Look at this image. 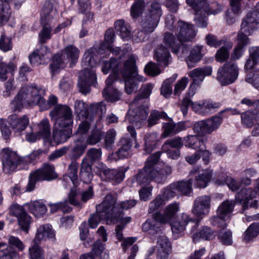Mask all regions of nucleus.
Segmentation results:
<instances>
[{"instance_id":"obj_54","label":"nucleus","mask_w":259,"mask_h":259,"mask_svg":"<svg viewBox=\"0 0 259 259\" xmlns=\"http://www.w3.org/2000/svg\"><path fill=\"white\" fill-rule=\"evenodd\" d=\"M104 244L100 240H97L93 244L92 252L95 256H100L101 259H108V254L104 251Z\"/></svg>"},{"instance_id":"obj_51","label":"nucleus","mask_w":259,"mask_h":259,"mask_svg":"<svg viewBox=\"0 0 259 259\" xmlns=\"http://www.w3.org/2000/svg\"><path fill=\"white\" fill-rule=\"evenodd\" d=\"M49 21L41 22L42 24V27L41 30L39 33V40L40 43L44 44L51 38V30L52 28L51 26L48 24Z\"/></svg>"},{"instance_id":"obj_48","label":"nucleus","mask_w":259,"mask_h":259,"mask_svg":"<svg viewBox=\"0 0 259 259\" xmlns=\"http://www.w3.org/2000/svg\"><path fill=\"white\" fill-rule=\"evenodd\" d=\"M178 190V193L182 195L189 196L192 193V185L193 180L189 179L188 181H182L176 183Z\"/></svg>"},{"instance_id":"obj_52","label":"nucleus","mask_w":259,"mask_h":259,"mask_svg":"<svg viewBox=\"0 0 259 259\" xmlns=\"http://www.w3.org/2000/svg\"><path fill=\"white\" fill-rule=\"evenodd\" d=\"M119 63L118 60L112 58L109 61H104L102 68L103 73L104 74H107L110 70L112 71V73H118Z\"/></svg>"},{"instance_id":"obj_39","label":"nucleus","mask_w":259,"mask_h":259,"mask_svg":"<svg viewBox=\"0 0 259 259\" xmlns=\"http://www.w3.org/2000/svg\"><path fill=\"white\" fill-rule=\"evenodd\" d=\"M102 94L105 100L110 102H115L121 99L122 93L113 87L105 88Z\"/></svg>"},{"instance_id":"obj_41","label":"nucleus","mask_w":259,"mask_h":259,"mask_svg":"<svg viewBox=\"0 0 259 259\" xmlns=\"http://www.w3.org/2000/svg\"><path fill=\"white\" fill-rule=\"evenodd\" d=\"M11 14L10 5L7 1L0 0V25L6 24Z\"/></svg>"},{"instance_id":"obj_15","label":"nucleus","mask_w":259,"mask_h":259,"mask_svg":"<svg viewBox=\"0 0 259 259\" xmlns=\"http://www.w3.org/2000/svg\"><path fill=\"white\" fill-rule=\"evenodd\" d=\"M96 173L103 181L120 183L124 178V171L120 169H110L103 163H98Z\"/></svg>"},{"instance_id":"obj_16","label":"nucleus","mask_w":259,"mask_h":259,"mask_svg":"<svg viewBox=\"0 0 259 259\" xmlns=\"http://www.w3.org/2000/svg\"><path fill=\"white\" fill-rule=\"evenodd\" d=\"M209 195H201L196 198L191 209L192 213L200 221L209 212L211 204Z\"/></svg>"},{"instance_id":"obj_19","label":"nucleus","mask_w":259,"mask_h":259,"mask_svg":"<svg viewBox=\"0 0 259 259\" xmlns=\"http://www.w3.org/2000/svg\"><path fill=\"white\" fill-rule=\"evenodd\" d=\"M175 31L178 39L181 42L191 41L196 34L194 25L182 21L178 22Z\"/></svg>"},{"instance_id":"obj_61","label":"nucleus","mask_w":259,"mask_h":259,"mask_svg":"<svg viewBox=\"0 0 259 259\" xmlns=\"http://www.w3.org/2000/svg\"><path fill=\"white\" fill-rule=\"evenodd\" d=\"M259 115H255L251 112H245L241 114L242 123L246 127H251L254 123V121L257 120Z\"/></svg>"},{"instance_id":"obj_57","label":"nucleus","mask_w":259,"mask_h":259,"mask_svg":"<svg viewBox=\"0 0 259 259\" xmlns=\"http://www.w3.org/2000/svg\"><path fill=\"white\" fill-rule=\"evenodd\" d=\"M165 200L163 198V197L161 195H157L156 198L153 200L149 205L148 213H154L156 212H158L157 210L160 208V207L164 204Z\"/></svg>"},{"instance_id":"obj_26","label":"nucleus","mask_w":259,"mask_h":259,"mask_svg":"<svg viewBox=\"0 0 259 259\" xmlns=\"http://www.w3.org/2000/svg\"><path fill=\"white\" fill-rule=\"evenodd\" d=\"M72 126H57L54 124L53 138L57 144L65 142L72 135Z\"/></svg>"},{"instance_id":"obj_42","label":"nucleus","mask_w":259,"mask_h":259,"mask_svg":"<svg viewBox=\"0 0 259 259\" xmlns=\"http://www.w3.org/2000/svg\"><path fill=\"white\" fill-rule=\"evenodd\" d=\"M214 232L209 227H203L198 232L193 235L194 241L197 242L199 239L205 240H211L214 238Z\"/></svg>"},{"instance_id":"obj_2","label":"nucleus","mask_w":259,"mask_h":259,"mask_svg":"<svg viewBox=\"0 0 259 259\" xmlns=\"http://www.w3.org/2000/svg\"><path fill=\"white\" fill-rule=\"evenodd\" d=\"M45 90L36 85L23 87L11 103V108L14 111H19L24 106L37 105L41 111L51 108L57 103V98L50 96L48 101L44 99Z\"/></svg>"},{"instance_id":"obj_47","label":"nucleus","mask_w":259,"mask_h":259,"mask_svg":"<svg viewBox=\"0 0 259 259\" xmlns=\"http://www.w3.org/2000/svg\"><path fill=\"white\" fill-rule=\"evenodd\" d=\"M153 88L154 84L151 83L143 84L140 89L139 94L133 100L134 103H139L141 100L148 98Z\"/></svg>"},{"instance_id":"obj_29","label":"nucleus","mask_w":259,"mask_h":259,"mask_svg":"<svg viewBox=\"0 0 259 259\" xmlns=\"http://www.w3.org/2000/svg\"><path fill=\"white\" fill-rule=\"evenodd\" d=\"M212 175V170L210 169L199 171L195 176L194 181H193L194 187L198 188H205L210 181Z\"/></svg>"},{"instance_id":"obj_49","label":"nucleus","mask_w":259,"mask_h":259,"mask_svg":"<svg viewBox=\"0 0 259 259\" xmlns=\"http://www.w3.org/2000/svg\"><path fill=\"white\" fill-rule=\"evenodd\" d=\"M183 145V139L181 137H176L172 139L166 140L162 146V150H167V149L172 148L180 149Z\"/></svg>"},{"instance_id":"obj_6","label":"nucleus","mask_w":259,"mask_h":259,"mask_svg":"<svg viewBox=\"0 0 259 259\" xmlns=\"http://www.w3.org/2000/svg\"><path fill=\"white\" fill-rule=\"evenodd\" d=\"M124 78L125 90L127 94H131L138 89L139 82L142 80L137 72L136 61L134 56H131L125 62L124 68L121 72Z\"/></svg>"},{"instance_id":"obj_23","label":"nucleus","mask_w":259,"mask_h":259,"mask_svg":"<svg viewBox=\"0 0 259 259\" xmlns=\"http://www.w3.org/2000/svg\"><path fill=\"white\" fill-rule=\"evenodd\" d=\"M51 53L45 46H41L39 49L34 51L29 55V61L32 65L46 63L51 58Z\"/></svg>"},{"instance_id":"obj_25","label":"nucleus","mask_w":259,"mask_h":259,"mask_svg":"<svg viewBox=\"0 0 259 259\" xmlns=\"http://www.w3.org/2000/svg\"><path fill=\"white\" fill-rule=\"evenodd\" d=\"M33 172L40 181H51L57 177V175L55 172L54 166L48 163L44 164L42 167Z\"/></svg>"},{"instance_id":"obj_53","label":"nucleus","mask_w":259,"mask_h":259,"mask_svg":"<svg viewBox=\"0 0 259 259\" xmlns=\"http://www.w3.org/2000/svg\"><path fill=\"white\" fill-rule=\"evenodd\" d=\"M78 163L75 160L72 161L68 165V173L64 176V179H66L68 177L72 181L73 184H75L77 180V172L78 168Z\"/></svg>"},{"instance_id":"obj_37","label":"nucleus","mask_w":259,"mask_h":259,"mask_svg":"<svg viewBox=\"0 0 259 259\" xmlns=\"http://www.w3.org/2000/svg\"><path fill=\"white\" fill-rule=\"evenodd\" d=\"M172 168L170 166L165 165L159 170H156L153 166L154 181L157 183H163L167 177L171 174Z\"/></svg>"},{"instance_id":"obj_28","label":"nucleus","mask_w":259,"mask_h":259,"mask_svg":"<svg viewBox=\"0 0 259 259\" xmlns=\"http://www.w3.org/2000/svg\"><path fill=\"white\" fill-rule=\"evenodd\" d=\"M212 73V67L204 66L195 68L188 73L189 76L192 78L194 84H200L206 76L210 75Z\"/></svg>"},{"instance_id":"obj_33","label":"nucleus","mask_w":259,"mask_h":259,"mask_svg":"<svg viewBox=\"0 0 259 259\" xmlns=\"http://www.w3.org/2000/svg\"><path fill=\"white\" fill-rule=\"evenodd\" d=\"M55 234L52 227L49 224L40 226L37 230L34 242L37 243L41 240L54 238Z\"/></svg>"},{"instance_id":"obj_64","label":"nucleus","mask_w":259,"mask_h":259,"mask_svg":"<svg viewBox=\"0 0 259 259\" xmlns=\"http://www.w3.org/2000/svg\"><path fill=\"white\" fill-rule=\"evenodd\" d=\"M16 253L5 243H0V259H13Z\"/></svg>"},{"instance_id":"obj_32","label":"nucleus","mask_w":259,"mask_h":259,"mask_svg":"<svg viewBox=\"0 0 259 259\" xmlns=\"http://www.w3.org/2000/svg\"><path fill=\"white\" fill-rule=\"evenodd\" d=\"M154 58L158 64L162 67H166L171 62L170 55L167 49L162 45L157 47L155 51Z\"/></svg>"},{"instance_id":"obj_8","label":"nucleus","mask_w":259,"mask_h":259,"mask_svg":"<svg viewBox=\"0 0 259 259\" xmlns=\"http://www.w3.org/2000/svg\"><path fill=\"white\" fill-rule=\"evenodd\" d=\"M164 0H153L147 14L141 21L142 29L148 33L153 32L158 26L162 15L161 4Z\"/></svg>"},{"instance_id":"obj_17","label":"nucleus","mask_w":259,"mask_h":259,"mask_svg":"<svg viewBox=\"0 0 259 259\" xmlns=\"http://www.w3.org/2000/svg\"><path fill=\"white\" fill-rule=\"evenodd\" d=\"M3 171L6 174L15 171L22 162L17 154L9 149H4L2 152Z\"/></svg>"},{"instance_id":"obj_55","label":"nucleus","mask_w":259,"mask_h":259,"mask_svg":"<svg viewBox=\"0 0 259 259\" xmlns=\"http://www.w3.org/2000/svg\"><path fill=\"white\" fill-rule=\"evenodd\" d=\"M164 42L170 49L173 53L177 54L179 49V44L178 43L174 36L170 33L166 32L164 36Z\"/></svg>"},{"instance_id":"obj_56","label":"nucleus","mask_w":259,"mask_h":259,"mask_svg":"<svg viewBox=\"0 0 259 259\" xmlns=\"http://www.w3.org/2000/svg\"><path fill=\"white\" fill-rule=\"evenodd\" d=\"M51 212L54 213L58 210H61L63 212H69L72 208L69 206V203L67 200H64L55 203H50L49 205Z\"/></svg>"},{"instance_id":"obj_1","label":"nucleus","mask_w":259,"mask_h":259,"mask_svg":"<svg viewBox=\"0 0 259 259\" xmlns=\"http://www.w3.org/2000/svg\"><path fill=\"white\" fill-rule=\"evenodd\" d=\"M105 49L115 55H118L121 51L119 47L107 46L105 42H102L98 50L94 47L91 48L83 55L82 64L84 69L80 72L78 85L80 92L84 95L90 92L91 85H95L97 83V76L92 68L97 64L99 54Z\"/></svg>"},{"instance_id":"obj_18","label":"nucleus","mask_w":259,"mask_h":259,"mask_svg":"<svg viewBox=\"0 0 259 259\" xmlns=\"http://www.w3.org/2000/svg\"><path fill=\"white\" fill-rule=\"evenodd\" d=\"M221 104L212 100H202L192 104L193 110L198 114L208 116L216 112Z\"/></svg>"},{"instance_id":"obj_4","label":"nucleus","mask_w":259,"mask_h":259,"mask_svg":"<svg viewBox=\"0 0 259 259\" xmlns=\"http://www.w3.org/2000/svg\"><path fill=\"white\" fill-rule=\"evenodd\" d=\"M116 197L111 194L107 195L102 202L96 206V214H92L89 219V226L91 228H96L101 220H113L120 213L115 212L114 204Z\"/></svg>"},{"instance_id":"obj_34","label":"nucleus","mask_w":259,"mask_h":259,"mask_svg":"<svg viewBox=\"0 0 259 259\" xmlns=\"http://www.w3.org/2000/svg\"><path fill=\"white\" fill-rule=\"evenodd\" d=\"M163 128L164 131L162 136L164 138L170 135H176L185 128L184 124L180 122L175 123L171 119L168 122L163 123Z\"/></svg>"},{"instance_id":"obj_9","label":"nucleus","mask_w":259,"mask_h":259,"mask_svg":"<svg viewBox=\"0 0 259 259\" xmlns=\"http://www.w3.org/2000/svg\"><path fill=\"white\" fill-rule=\"evenodd\" d=\"M239 181L241 189L239 192L236 194V200L239 203L243 202L242 208L243 210L247 209L248 206L252 208L256 207L257 205L256 200H253L250 203L249 201L256 197V192L253 190L252 188H244V186L251 185V180L245 176L242 178Z\"/></svg>"},{"instance_id":"obj_13","label":"nucleus","mask_w":259,"mask_h":259,"mask_svg":"<svg viewBox=\"0 0 259 259\" xmlns=\"http://www.w3.org/2000/svg\"><path fill=\"white\" fill-rule=\"evenodd\" d=\"M238 74L239 68L237 64L229 62L218 69L217 79L221 85H227L234 82Z\"/></svg>"},{"instance_id":"obj_5","label":"nucleus","mask_w":259,"mask_h":259,"mask_svg":"<svg viewBox=\"0 0 259 259\" xmlns=\"http://www.w3.org/2000/svg\"><path fill=\"white\" fill-rule=\"evenodd\" d=\"M228 111H231L233 114L239 113L235 109H226L221 110L216 115L196 122L193 127L194 133L200 135L204 134L209 135L216 131L223 123L224 118L223 114Z\"/></svg>"},{"instance_id":"obj_44","label":"nucleus","mask_w":259,"mask_h":259,"mask_svg":"<svg viewBox=\"0 0 259 259\" xmlns=\"http://www.w3.org/2000/svg\"><path fill=\"white\" fill-rule=\"evenodd\" d=\"M38 134L42 138L47 139L51 135V125L47 118L42 119L37 125Z\"/></svg>"},{"instance_id":"obj_3","label":"nucleus","mask_w":259,"mask_h":259,"mask_svg":"<svg viewBox=\"0 0 259 259\" xmlns=\"http://www.w3.org/2000/svg\"><path fill=\"white\" fill-rule=\"evenodd\" d=\"M180 210V203L176 201L172 202L165 207L163 214L160 212L153 214V219L148 220L143 224V231H149L151 235L159 234L161 231L160 225L170 223Z\"/></svg>"},{"instance_id":"obj_30","label":"nucleus","mask_w":259,"mask_h":259,"mask_svg":"<svg viewBox=\"0 0 259 259\" xmlns=\"http://www.w3.org/2000/svg\"><path fill=\"white\" fill-rule=\"evenodd\" d=\"M207 139L196 135H188L183 138L184 145L194 150L206 148L205 142Z\"/></svg>"},{"instance_id":"obj_58","label":"nucleus","mask_w":259,"mask_h":259,"mask_svg":"<svg viewBox=\"0 0 259 259\" xmlns=\"http://www.w3.org/2000/svg\"><path fill=\"white\" fill-rule=\"evenodd\" d=\"M67 58L73 63H75L79 58V50L73 45H69L64 49Z\"/></svg>"},{"instance_id":"obj_38","label":"nucleus","mask_w":259,"mask_h":259,"mask_svg":"<svg viewBox=\"0 0 259 259\" xmlns=\"http://www.w3.org/2000/svg\"><path fill=\"white\" fill-rule=\"evenodd\" d=\"M132 146V141L126 142L116 153L110 154L108 157L109 159L117 161L121 158H127L130 155V149Z\"/></svg>"},{"instance_id":"obj_35","label":"nucleus","mask_w":259,"mask_h":259,"mask_svg":"<svg viewBox=\"0 0 259 259\" xmlns=\"http://www.w3.org/2000/svg\"><path fill=\"white\" fill-rule=\"evenodd\" d=\"M54 3L52 0L44 3L40 14L41 22L50 21L57 14L56 9H54Z\"/></svg>"},{"instance_id":"obj_46","label":"nucleus","mask_w":259,"mask_h":259,"mask_svg":"<svg viewBox=\"0 0 259 259\" xmlns=\"http://www.w3.org/2000/svg\"><path fill=\"white\" fill-rule=\"evenodd\" d=\"M114 27L117 32L122 38L127 39L130 37L131 30L123 20L116 21L114 23Z\"/></svg>"},{"instance_id":"obj_22","label":"nucleus","mask_w":259,"mask_h":259,"mask_svg":"<svg viewBox=\"0 0 259 259\" xmlns=\"http://www.w3.org/2000/svg\"><path fill=\"white\" fill-rule=\"evenodd\" d=\"M156 259H168L171 253L172 247L168 239L165 235H159L157 243Z\"/></svg>"},{"instance_id":"obj_10","label":"nucleus","mask_w":259,"mask_h":259,"mask_svg":"<svg viewBox=\"0 0 259 259\" xmlns=\"http://www.w3.org/2000/svg\"><path fill=\"white\" fill-rule=\"evenodd\" d=\"M160 153L153 154L145 162L144 167L139 170L136 181L140 185H147L154 180L153 166L158 162Z\"/></svg>"},{"instance_id":"obj_24","label":"nucleus","mask_w":259,"mask_h":259,"mask_svg":"<svg viewBox=\"0 0 259 259\" xmlns=\"http://www.w3.org/2000/svg\"><path fill=\"white\" fill-rule=\"evenodd\" d=\"M33 172L40 181H51L57 177V175L55 172L54 166L48 163L44 164L42 167Z\"/></svg>"},{"instance_id":"obj_12","label":"nucleus","mask_w":259,"mask_h":259,"mask_svg":"<svg viewBox=\"0 0 259 259\" xmlns=\"http://www.w3.org/2000/svg\"><path fill=\"white\" fill-rule=\"evenodd\" d=\"M50 115L57 126H72L73 123L71 109L65 105H58L50 112Z\"/></svg>"},{"instance_id":"obj_7","label":"nucleus","mask_w":259,"mask_h":259,"mask_svg":"<svg viewBox=\"0 0 259 259\" xmlns=\"http://www.w3.org/2000/svg\"><path fill=\"white\" fill-rule=\"evenodd\" d=\"M234 206L233 200H226L222 202L217 209L216 215L209 219L210 224L223 229L226 228Z\"/></svg>"},{"instance_id":"obj_59","label":"nucleus","mask_w":259,"mask_h":259,"mask_svg":"<svg viewBox=\"0 0 259 259\" xmlns=\"http://www.w3.org/2000/svg\"><path fill=\"white\" fill-rule=\"evenodd\" d=\"M259 234V223H253L245 232L244 239L249 241L256 237Z\"/></svg>"},{"instance_id":"obj_45","label":"nucleus","mask_w":259,"mask_h":259,"mask_svg":"<svg viewBox=\"0 0 259 259\" xmlns=\"http://www.w3.org/2000/svg\"><path fill=\"white\" fill-rule=\"evenodd\" d=\"M167 118H168V117L165 112L153 110L151 111L147 120L148 126L151 127L157 124L160 119H166Z\"/></svg>"},{"instance_id":"obj_31","label":"nucleus","mask_w":259,"mask_h":259,"mask_svg":"<svg viewBox=\"0 0 259 259\" xmlns=\"http://www.w3.org/2000/svg\"><path fill=\"white\" fill-rule=\"evenodd\" d=\"M204 55V51L202 46H196L190 52L188 57L185 58L188 67L192 68L194 67L202 58Z\"/></svg>"},{"instance_id":"obj_21","label":"nucleus","mask_w":259,"mask_h":259,"mask_svg":"<svg viewBox=\"0 0 259 259\" xmlns=\"http://www.w3.org/2000/svg\"><path fill=\"white\" fill-rule=\"evenodd\" d=\"M259 28V15L256 12L247 14L241 25V30L246 34L250 35Z\"/></svg>"},{"instance_id":"obj_40","label":"nucleus","mask_w":259,"mask_h":259,"mask_svg":"<svg viewBox=\"0 0 259 259\" xmlns=\"http://www.w3.org/2000/svg\"><path fill=\"white\" fill-rule=\"evenodd\" d=\"M201 5V8H199L198 10L194 9L195 11L194 20L195 23L198 27H205L207 25V19L206 17L204 16V13H210V10L209 8V5L208 4V10L204 11L202 9V6H203V3L199 4V6Z\"/></svg>"},{"instance_id":"obj_62","label":"nucleus","mask_w":259,"mask_h":259,"mask_svg":"<svg viewBox=\"0 0 259 259\" xmlns=\"http://www.w3.org/2000/svg\"><path fill=\"white\" fill-rule=\"evenodd\" d=\"M16 66L13 63L6 64L2 61V57H0V79L5 81L7 79V74L15 70Z\"/></svg>"},{"instance_id":"obj_63","label":"nucleus","mask_w":259,"mask_h":259,"mask_svg":"<svg viewBox=\"0 0 259 259\" xmlns=\"http://www.w3.org/2000/svg\"><path fill=\"white\" fill-rule=\"evenodd\" d=\"M218 238L225 245H230L233 243L232 232L229 229L220 230L218 233Z\"/></svg>"},{"instance_id":"obj_36","label":"nucleus","mask_w":259,"mask_h":259,"mask_svg":"<svg viewBox=\"0 0 259 259\" xmlns=\"http://www.w3.org/2000/svg\"><path fill=\"white\" fill-rule=\"evenodd\" d=\"M29 211L37 218L42 216L47 210L46 206L38 201H31L25 204Z\"/></svg>"},{"instance_id":"obj_60","label":"nucleus","mask_w":259,"mask_h":259,"mask_svg":"<svg viewBox=\"0 0 259 259\" xmlns=\"http://www.w3.org/2000/svg\"><path fill=\"white\" fill-rule=\"evenodd\" d=\"M177 187V184L174 183L163 189V194L161 195L165 201L175 197L179 194Z\"/></svg>"},{"instance_id":"obj_50","label":"nucleus","mask_w":259,"mask_h":259,"mask_svg":"<svg viewBox=\"0 0 259 259\" xmlns=\"http://www.w3.org/2000/svg\"><path fill=\"white\" fill-rule=\"evenodd\" d=\"M178 77L177 74H174L171 77L165 80L161 87V94L167 98L172 94L171 83Z\"/></svg>"},{"instance_id":"obj_20","label":"nucleus","mask_w":259,"mask_h":259,"mask_svg":"<svg viewBox=\"0 0 259 259\" xmlns=\"http://www.w3.org/2000/svg\"><path fill=\"white\" fill-rule=\"evenodd\" d=\"M192 221L193 219L189 214L184 212L180 213L178 216L177 219L170 223L174 237L177 239L182 236L186 226Z\"/></svg>"},{"instance_id":"obj_11","label":"nucleus","mask_w":259,"mask_h":259,"mask_svg":"<svg viewBox=\"0 0 259 259\" xmlns=\"http://www.w3.org/2000/svg\"><path fill=\"white\" fill-rule=\"evenodd\" d=\"M139 103H134V101L132 102L130 105L128 114L126 116V119L137 128H140L145 124L149 113L147 106L144 105L137 106Z\"/></svg>"},{"instance_id":"obj_43","label":"nucleus","mask_w":259,"mask_h":259,"mask_svg":"<svg viewBox=\"0 0 259 259\" xmlns=\"http://www.w3.org/2000/svg\"><path fill=\"white\" fill-rule=\"evenodd\" d=\"M158 141V135L156 133L147 134L145 136L144 151L146 153H149L155 148Z\"/></svg>"},{"instance_id":"obj_27","label":"nucleus","mask_w":259,"mask_h":259,"mask_svg":"<svg viewBox=\"0 0 259 259\" xmlns=\"http://www.w3.org/2000/svg\"><path fill=\"white\" fill-rule=\"evenodd\" d=\"M29 118L26 115L18 117L16 114L11 115L9 117V122L16 133H20L23 131L29 124Z\"/></svg>"},{"instance_id":"obj_14","label":"nucleus","mask_w":259,"mask_h":259,"mask_svg":"<svg viewBox=\"0 0 259 259\" xmlns=\"http://www.w3.org/2000/svg\"><path fill=\"white\" fill-rule=\"evenodd\" d=\"M88 107V105L81 101H76L75 102V112L82 118H88L89 114H91V117L97 114L102 116L106 111V105L103 102L91 104L89 110Z\"/></svg>"}]
</instances>
